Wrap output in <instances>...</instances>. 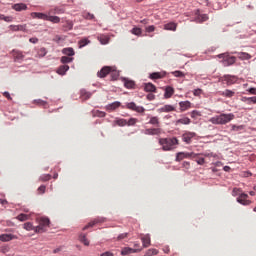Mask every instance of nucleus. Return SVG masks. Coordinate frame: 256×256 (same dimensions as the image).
Segmentation results:
<instances>
[{
  "mask_svg": "<svg viewBox=\"0 0 256 256\" xmlns=\"http://www.w3.org/2000/svg\"><path fill=\"white\" fill-rule=\"evenodd\" d=\"M196 162L198 165H205V158H198Z\"/></svg>",
  "mask_w": 256,
  "mask_h": 256,
  "instance_id": "obj_63",
  "label": "nucleus"
},
{
  "mask_svg": "<svg viewBox=\"0 0 256 256\" xmlns=\"http://www.w3.org/2000/svg\"><path fill=\"white\" fill-rule=\"evenodd\" d=\"M148 123L149 125H154V127H161V122L157 116H151Z\"/></svg>",
  "mask_w": 256,
  "mask_h": 256,
  "instance_id": "obj_20",
  "label": "nucleus"
},
{
  "mask_svg": "<svg viewBox=\"0 0 256 256\" xmlns=\"http://www.w3.org/2000/svg\"><path fill=\"white\" fill-rule=\"evenodd\" d=\"M222 97H228L231 98L235 95V92L233 90L226 89L223 92H221Z\"/></svg>",
  "mask_w": 256,
  "mask_h": 256,
  "instance_id": "obj_34",
  "label": "nucleus"
},
{
  "mask_svg": "<svg viewBox=\"0 0 256 256\" xmlns=\"http://www.w3.org/2000/svg\"><path fill=\"white\" fill-rule=\"evenodd\" d=\"M99 41H100L101 45H107V43H109V37L102 36L99 38Z\"/></svg>",
  "mask_w": 256,
  "mask_h": 256,
  "instance_id": "obj_47",
  "label": "nucleus"
},
{
  "mask_svg": "<svg viewBox=\"0 0 256 256\" xmlns=\"http://www.w3.org/2000/svg\"><path fill=\"white\" fill-rule=\"evenodd\" d=\"M51 221L49 218L41 217L38 219V226L35 228V233H45Z\"/></svg>",
  "mask_w": 256,
  "mask_h": 256,
  "instance_id": "obj_3",
  "label": "nucleus"
},
{
  "mask_svg": "<svg viewBox=\"0 0 256 256\" xmlns=\"http://www.w3.org/2000/svg\"><path fill=\"white\" fill-rule=\"evenodd\" d=\"M79 240L81 243H84V245H89V241L87 240V236L85 234H80Z\"/></svg>",
  "mask_w": 256,
  "mask_h": 256,
  "instance_id": "obj_44",
  "label": "nucleus"
},
{
  "mask_svg": "<svg viewBox=\"0 0 256 256\" xmlns=\"http://www.w3.org/2000/svg\"><path fill=\"white\" fill-rule=\"evenodd\" d=\"M191 117H192V119H197V117H201V112H199L197 110H193L191 112Z\"/></svg>",
  "mask_w": 256,
  "mask_h": 256,
  "instance_id": "obj_48",
  "label": "nucleus"
},
{
  "mask_svg": "<svg viewBox=\"0 0 256 256\" xmlns=\"http://www.w3.org/2000/svg\"><path fill=\"white\" fill-rule=\"evenodd\" d=\"M155 31V26L151 25L146 27V33H153Z\"/></svg>",
  "mask_w": 256,
  "mask_h": 256,
  "instance_id": "obj_59",
  "label": "nucleus"
},
{
  "mask_svg": "<svg viewBox=\"0 0 256 256\" xmlns=\"http://www.w3.org/2000/svg\"><path fill=\"white\" fill-rule=\"evenodd\" d=\"M45 55H47V49L42 47L38 50V56L39 57H45Z\"/></svg>",
  "mask_w": 256,
  "mask_h": 256,
  "instance_id": "obj_46",
  "label": "nucleus"
},
{
  "mask_svg": "<svg viewBox=\"0 0 256 256\" xmlns=\"http://www.w3.org/2000/svg\"><path fill=\"white\" fill-rule=\"evenodd\" d=\"M111 73V66H104L100 72H98V77L101 79L105 78Z\"/></svg>",
  "mask_w": 256,
  "mask_h": 256,
  "instance_id": "obj_11",
  "label": "nucleus"
},
{
  "mask_svg": "<svg viewBox=\"0 0 256 256\" xmlns=\"http://www.w3.org/2000/svg\"><path fill=\"white\" fill-rule=\"evenodd\" d=\"M171 111H175V106L173 105H164L159 109L160 113H171Z\"/></svg>",
  "mask_w": 256,
  "mask_h": 256,
  "instance_id": "obj_22",
  "label": "nucleus"
},
{
  "mask_svg": "<svg viewBox=\"0 0 256 256\" xmlns=\"http://www.w3.org/2000/svg\"><path fill=\"white\" fill-rule=\"evenodd\" d=\"M142 243L143 247H149V245H151V237L149 235H145L142 237Z\"/></svg>",
  "mask_w": 256,
  "mask_h": 256,
  "instance_id": "obj_31",
  "label": "nucleus"
},
{
  "mask_svg": "<svg viewBox=\"0 0 256 256\" xmlns=\"http://www.w3.org/2000/svg\"><path fill=\"white\" fill-rule=\"evenodd\" d=\"M31 17H33V19H42L43 21H47L49 14H45L41 12H32Z\"/></svg>",
  "mask_w": 256,
  "mask_h": 256,
  "instance_id": "obj_12",
  "label": "nucleus"
},
{
  "mask_svg": "<svg viewBox=\"0 0 256 256\" xmlns=\"http://www.w3.org/2000/svg\"><path fill=\"white\" fill-rule=\"evenodd\" d=\"M174 94H175V89L173 87L167 86L165 88V93H164L165 99H171V97H173Z\"/></svg>",
  "mask_w": 256,
  "mask_h": 256,
  "instance_id": "obj_14",
  "label": "nucleus"
},
{
  "mask_svg": "<svg viewBox=\"0 0 256 256\" xmlns=\"http://www.w3.org/2000/svg\"><path fill=\"white\" fill-rule=\"evenodd\" d=\"M110 77L112 81H117V79H119V71H117L115 67H111Z\"/></svg>",
  "mask_w": 256,
  "mask_h": 256,
  "instance_id": "obj_23",
  "label": "nucleus"
},
{
  "mask_svg": "<svg viewBox=\"0 0 256 256\" xmlns=\"http://www.w3.org/2000/svg\"><path fill=\"white\" fill-rule=\"evenodd\" d=\"M16 219L18 220V221H21V222H23V221H28L29 220V215H27V214H19L17 217H16Z\"/></svg>",
  "mask_w": 256,
  "mask_h": 256,
  "instance_id": "obj_41",
  "label": "nucleus"
},
{
  "mask_svg": "<svg viewBox=\"0 0 256 256\" xmlns=\"http://www.w3.org/2000/svg\"><path fill=\"white\" fill-rule=\"evenodd\" d=\"M224 81H226L227 85H233L237 83V77L231 75H225L223 77Z\"/></svg>",
  "mask_w": 256,
  "mask_h": 256,
  "instance_id": "obj_16",
  "label": "nucleus"
},
{
  "mask_svg": "<svg viewBox=\"0 0 256 256\" xmlns=\"http://www.w3.org/2000/svg\"><path fill=\"white\" fill-rule=\"evenodd\" d=\"M115 125H118V127H125L127 125V120L123 118H118L114 121Z\"/></svg>",
  "mask_w": 256,
  "mask_h": 256,
  "instance_id": "obj_33",
  "label": "nucleus"
},
{
  "mask_svg": "<svg viewBox=\"0 0 256 256\" xmlns=\"http://www.w3.org/2000/svg\"><path fill=\"white\" fill-rule=\"evenodd\" d=\"M197 157H199V154H197L195 152H178L176 154L175 161H177L179 163V162L183 161V159H197Z\"/></svg>",
  "mask_w": 256,
  "mask_h": 256,
  "instance_id": "obj_5",
  "label": "nucleus"
},
{
  "mask_svg": "<svg viewBox=\"0 0 256 256\" xmlns=\"http://www.w3.org/2000/svg\"><path fill=\"white\" fill-rule=\"evenodd\" d=\"M13 239H18V237L16 235H13V234H2V235H0V241H2L3 243L13 241Z\"/></svg>",
  "mask_w": 256,
  "mask_h": 256,
  "instance_id": "obj_10",
  "label": "nucleus"
},
{
  "mask_svg": "<svg viewBox=\"0 0 256 256\" xmlns=\"http://www.w3.org/2000/svg\"><path fill=\"white\" fill-rule=\"evenodd\" d=\"M138 121L139 120L137 118H130L129 120H127L126 125H128V127H133V126L137 125Z\"/></svg>",
  "mask_w": 256,
  "mask_h": 256,
  "instance_id": "obj_40",
  "label": "nucleus"
},
{
  "mask_svg": "<svg viewBox=\"0 0 256 256\" xmlns=\"http://www.w3.org/2000/svg\"><path fill=\"white\" fill-rule=\"evenodd\" d=\"M64 28H65L67 31H71V29H73V21L67 20V21L65 22Z\"/></svg>",
  "mask_w": 256,
  "mask_h": 256,
  "instance_id": "obj_43",
  "label": "nucleus"
},
{
  "mask_svg": "<svg viewBox=\"0 0 256 256\" xmlns=\"http://www.w3.org/2000/svg\"><path fill=\"white\" fill-rule=\"evenodd\" d=\"M119 107H121V102L119 101L107 105L108 111H115V109H119Z\"/></svg>",
  "mask_w": 256,
  "mask_h": 256,
  "instance_id": "obj_26",
  "label": "nucleus"
},
{
  "mask_svg": "<svg viewBox=\"0 0 256 256\" xmlns=\"http://www.w3.org/2000/svg\"><path fill=\"white\" fill-rule=\"evenodd\" d=\"M180 111L184 112L191 109V102L190 101H181L179 102Z\"/></svg>",
  "mask_w": 256,
  "mask_h": 256,
  "instance_id": "obj_15",
  "label": "nucleus"
},
{
  "mask_svg": "<svg viewBox=\"0 0 256 256\" xmlns=\"http://www.w3.org/2000/svg\"><path fill=\"white\" fill-rule=\"evenodd\" d=\"M34 103H36V105H42V106L47 105V102H46V101H43V100H41V99L34 100Z\"/></svg>",
  "mask_w": 256,
  "mask_h": 256,
  "instance_id": "obj_55",
  "label": "nucleus"
},
{
  "mask_svg": "<svg viewBox=\"0 0 256 256\" xmlns=\"http://www.w3.org/2000/svg\"><path fill=\"white\" fill-rule=\"evenodd\" d=\"M90 43L91 41H89V39L83 38L78 42V45H79V48L82 49V47H86V45H89Z\"/></svg>",
  "mask_w": 256,
  "mask_h": 256,
  "instance_id": "obj_38",
  "label": "nucleus"
},
{
  "mask_svg": "<svg viewBox=\"0 0 256 256\" xmlns=\"http://www.w3.org/2000/svg\"><path fill=\"white\" fill-rule=\"evenodd\" d=\"M241 193H243V192H242L241 189H239V188H234L233 191H232L233 197H237V195L240 196Z\"/></svg>",
  "mask_w": 256,
  "mask_h": 256,
  "instance_id": "obj_53",
  "label": "nucleus"
},
{
  "mask_svg": "<svg viewBox=\"0 0 256 256\" xmlns=\"http://www.w3.org/2000/svg\"><path fill=\"white\" fill-rule=\"evenodd\" d=\"M63 55H67L68 57H73V55H75V50H73V48L69 47V48H64L62 50Z\"/></svg>",
  "mask_w": 256,
  "mask_h": 256,
  "instance_id": "obj_30",
  "label": "nucleus"
},
{
  "mask_svg": "<svg viewBox=\"0 0 256 256\" xmlns=\"http://www.w3.org/2000/svg\"><path fill=\"white\" fill-rule=\"evenodd\" d=\"M162 129L157 127V128H152V135H161Z\"/></svg>",
  "mask_w": 256,
  "mask_h": 256,
  "instance_id": "obj_49",
  "label": "nucleus"
},
{
  "mask_svg": "<svg viewBox=\"0 0 256 256\" xmlns=\"http://www.w3.org/2000/svg\"><path fill=\"white\" fill-rule=\"evenodd\" d=\"M218 59H222V64L224 65V67L234 65V63L237 61V58L235 56H229V54L227 53L219 54Z\"/></svg>",
  "mask_w": 256,
  "mask_h": 256,
  "instance_id": "obj_4",
  "label": "nucleus"
},
{
  "mask_svg": "<svg viewBox=\"0 0 256 256\" xmlns=\"http://www.w3.org/2000/svg\"><path fill=\"white\" fill-rule=\"evenodd\" d=\"M132 35H137L138 37L141 35V33H143V30L139 27H134L131 30Z\"/></svg>",
  "mask_w": 256,
  "mask_h": 256,
  "instance_id": "obj_42",
  "label": "nucleus"
},
{
  "mask_svg": "<svg viewBox=\"0 0 256 256\" xmlns=\"http://www.w3.org/2000/svg\"><path fill=\"white\" fill-rule=\"evenodd\" d=\"M1 19L6 21V23H11V21H13V17L11 16H2Z\"/></svg>",
  "mask_w": 256,
  "mask_h": 256,
  "instance_id": "obj_56",
  "label": "nucleus"
},
{
  "mask_svg": "<svg viewBox=\"0 0 256 256\" xmlns=\"http://www.w3.org/2000/svg\"><path fill=\"white\" fill-rule=\"evenodd\" d=\"M45 185H41L39 188H38V193L39 195H43V193H45Z\"/></svg>",
  "mask_w": 256,
  "mask_h": 256,
  "instance_id": "obj_57",
  "label": "nucleus"
},
{
  "mask_svg": "<svg viewBox=\"0 0 256 256\" xmlns=\"http://www.w3.org/2000/svg\"><path fill=\"white\" fill-rule=\"evenodd\" d=\"M68 70H69V65H61L57 69V73L58 75H65Z\"/></svg>",
  "mask_w": 256,
  "mask_h": 256,
  "instance_id": "obj_28",
  "label": "nucleus"
},
{
  "mask_svg": "<svg viewBox=\"0 0 256 256\" xmlns=\"http://www.w3.org/2000/svg\"><path fill=\"white\" fill-rule=\"evenodd\" d=\"M146 98L148 99V101H153L155 100V95L153 93H149Z\"/></svg>",
  "mask_w": 256,
  "mask_h": 256,
  "instance_id": "obj_62",
  "label": "nucleus"
},
{
  "mask_svg": "<svg viewBox=\"0 0 256 256\" xmlns=\"http://www.w3.org/2000/svg\"><path fill=\"white\" fill-rule=\"evenodd\" d=\"M144 91H146V93H156L157 87L153 83L149 82L144 84Z\"/></svg>",
  "mask_w": 256,
  "mask_h": 256,
  "instance_id": "obj_13",
  "label": "nucleus"
},
{
  "mask_svg": "<svg viewBox=\"0 0 256 256\" xmlns=\"http://www.w3.org/2000/svg\"><path fill=\"white\" fill-rule=\"evenodd\" d=\"M80 97H81V99H83V101H86V99L91 98V93L87 92L86 90H81Z\"/></svg>",
  "mask_w": 256,
  "mask_h": 256,
  "instance_id": "obj_35",
  "label": "nucleus"
},
{
  "mask_svg": "<svg viewBox=\"0 0 256 256\" xmlns=\"http://www.w3.org/2000/svg\"><path fill=\"white\" fill-rule=\"evenodd\" d=\"M233 119H235V114L222 113L220 115H216V116L210 118L209 122L212 123L213 125H227V123H231V121H233Z\"/></svg>",
  "mask_w": 256,
  "mask_h": 256,
  "instance_id": "obj_1",
  "label": "nucleus"
},
{
  "mask_svg": "<svg viewBox=\"0 0 256 256\" xmlns=\"http://www.w3.org/2000/svg\"><path fill=\"white\" fill-rule=\"evenodd\" d=\"M131 253H133V249L131 248H123L121 252L122 255H129Z\"/></svg>",
  "mask_w": 256,
  "mask_h": 256,
  "instance_id": "obj_50",
  "label": "nucleus"
},
{
  "mask_svg": "<svg viewBox=\"0 0 256 256\" xmlns=\"http://www.w3.org/2000/svg\"><path fill=\"white\" fill-rule=\"evenodd\" d=\"M195 132H185L182 135V141H184V143H186L187 145H190L193 137H195Z\"/></svg>",
  "mask_w": 256,
  "mask_h": 256,
  "instance_id": "obj_9",
  "label": "nucleus"
},
{
  "mask_svg": "<svg viewBox=\"0 0 256 256\" xmlns=\"http://www.w3.org/2000/svg\"><path fill=\"white\" fill-rule=\"evenodd\" d=\"M12 57L16 63H21L25 59V55L20 50H13Z\"/></svg>",
  "mask_w": 256,
  "mask_h": 256,
  "instance_id": "obj_8",
  "label": "nucleus"
},
{
  "mask_svg": "<svg viewBox=\"0 0 256 256\" xmlns=\"http://www.w3.org/2000/svg\"><path fill=\"white\" fill-rule=\"evenodd\" d=\"M126 109H130V111H136V113H145V108L142 106H137L135 102L127 103Z\"/></svg>",
  "mask_w": 256,
  "mask_h": 256,
  "instance_id": "obj_6",
  "label": "nucleus"
},
{
  "mask_svg": "<svg viewBox=\"0 0 256 256\" xmlns=\"http://www.w3.org/2000/svg\"><path fill=\"white\" fill-rule=\"evenodd\" d=\"M241 129H243V126L232 125V131H241Z\"/></svg>",
  "mask_w": 256,
  "mask_h": 256,
  "instance_id": "obj_61",
  "label": "nucleus"
},
{
  "mask_svg": "<svg viewBox=\"0 0 256 256\" xmlns=\"http://www.w3.org/2000/svg\"><path fill=\"white\" fill-rule=\"evenodd\" d=\"M12 8L14 9V11H26L27 4H23V3L14 4Z\"/></svg>",
  "mask_w": 256,
  "mask_h": 256,
  "instance_id": "obj_25",
  "label": "nucleus"
},
{
  "mask_svg": "<svg viewBox=\"0 0 256 256\" xmlns=\"http://www.w3.org/2000/svg\"><path fill=\"white\" fill-rule=\"evenodd\" d=\"M172 75H174V77H185V73L179 70L172 72Z\"/></svg>",
  "mask_w": 256,
  "mask_h": 256,
  "instance_id": "obj_52",
  "label": "nucleus"
},
{
  "mask_svg": "<svg viewBox=\"0 0 256 256\" xmlns=\"http://www.w3.org/2000/svg\"><path fill=\"white\" fill-rule=\"evenodd\" d=\"M159 254V250L155 249V248H152V249H149L147 252H146V255L147 256H153V255H158Z\"/></svg>",
  "mask_w": 256,
  "mask_h": 256,
  "instance_id": "obj_45",
  "label": "nucleus"
},
{
  "mask_svg": "<svg viewBox=\"0 0 256 256\" xmlns=\"http://www.w3.org/2000/svg\"><path fill=\"white\" fill-rule=\"evenodd\" d=\"M209 20V16L207 14L198 15L195 19L196 23H205V21Z\"/></svg>",
  "mask_w": 256,
  "mask_h": 256,
  "instance_id": "obj_27",
  "label": "nucleus"
},
{
  "mask_svg": "<svg viewBox=\"0 0 256 256\" xmlns=\"http://www.w3.org/2000/svg\"><path fill=\"white\" fill-rule=\"evenodd\" d=\"M247 199H249V195L246 193H241L237 198V202L240 203V205H251V201Z\"/></svg>",
  "mask_w": 256,
  "mask_h": 256,
  "instance_id": "obj_7",
  "label": "nucleus"
},
{
  "mask_svg": "<svg viewBox=\"0 0 256 256\" xmlns=\"http://www.w3.org/2000/svg\"><path fill=\"white\" fill-rule=\"evenodd\" d=\"M124 87H126V89H133V87H135V82L133 80H125Z\"/></svg>",
  "mask_w": 256,
  "mask_h": 256,
  "instance_id": "obj_37",
  "label": "nucleus"
},
{
  "mask_svg": "<svg viewBox=\"0 0 256 256\" xmlns=\"http://www.w3.org/2000/svg\"><path fill=\"white\" fill-rule=\"evenodd\" d=\"M167 75L166 72H153L150 74V79L155 80V79H163Z\"/></svg>",
  "mask_w": 256,
  "mask_h": 256,
  "instance_id": "obj_19",
  "label": "nucleus"
},
{
  "mask_svg": "<svg viewBox=\"0 0 256 256\" xmlns=\"http://www.w3.org/2000/svg\"><path fill=\"white\" fill-rule=\"evenodd\" d=\"M242 101H243V103H246L247 105H251V104L256 105V96H253V97H243Z\"/></svg>",
  "mask_w": 256,
  "mask_h": 256,
  "instance_id": "obj_24",
  "label": "nucleus"
},
{
  "mask_svg": "<svg viewBox=\"0 0 256 256\" xmlns=\"http://www.w3.org/2000/svg\"><path fill=\"white\" fill-rule=\"evenodd\" d=\"M83 17L85 19H95V16L91 13H84Z\"/></svg>",
  "mask_w": 256,
  "mask_h": 256,
  "instance_id": "obj_58",
  "label": "nucleus"
},
{
  "mask_svg": "<svg viewBox=\"0 0 256 256\" xmlns=\"http://www.w3.org/2000/svg\"><path fill=\"white\" fill-rule=\"evenodd\" d=\"M191 119L189 117H182L176 120L175 125H190Z\"/></svg>",
  "mask_w": 256,
  "mask_h": 256,
  "instance_id": "obj_17",
  "label": "nucleus"
},
{
  "mask_svg": "<svg viewBox=\"0 0 256 256\" xmlns=\"http://www.w3.org/2000/svg\"><path fill=\"white\" fill-rule=\"evenodd\" d=\"M159 144L162 146L163 151H173V149H177L179 139H177V137L160 138Z\"/></svg>",
  "mask_w": 256,
  "mask_h": 256,
  "instance_id": "obj_2",
  "label": "nucleus"
},
{
  "mask_svg": "<svg viewBox=\"0 0 256 256\" xmlns=\"http://www.w3.org/2000/svg\"><path fill=\"white\" fill-rule=\"evenodd\" d=\"M50 180H51V175H49V174H44V175L40 176V181L45 182V181H50Z\"/></svg>",
  "mask_w": 256,
  "mask_h": 256,
  "instance_id": "obj_51",
  "label": "nucleus"
},
{
  "mask_svg": "<svg viewBox=\"0 0 256 256\" xmlns=\"http://www.w3.org/2000/svg\"><path fill=\"white\" fill-rule=\"evenodd\" d=\"M201 93H203V90L200 89V88H197V89H195V90L193 91V95H194L195 97L201 96Z\"/></svg>",
  "mask_w": 256,
  "mask_h": 256,
  "instance_id": "obj_54",
  "label": "nucleus"
},
{
  "mask_svg": "<svg viewBox=\"0 0 256 256\" xmlns=\"http://www.w3.org/2000/svg\"><path fill=\"white\" fill-rule=\"evenodd\" d=\"M65 13L64 8L56 7L55 9H50L48 15H63Z\"/></svg>",
  "mask_w": 256,
  "mask_h": 256,
  "instance_id": "obj_18",
  "label": "nucleus"
},
{
  "mask_svg": "<svg viewBox=\"0 0 256 256\" xmlns=\"http://www.w3.org/2000/svg\"><path fill=\"white\" fill-rule=\"evenodd\" d=\"M238 58H240L241 61H249V59H251V54L246 52H240L238 53Z\"/></svg>",
  "mask_w": 256,
  "mask_h": 256,
  "instance_id": "obj_29",
  "label": "nucleus"
},
{
  "mask_svg": "<svg viewBox=\"0 0 256 256\" xmlns=\"http://www.w3.org/2000/svg\"><path fill=\"white\" fill-rule=\"evenodd\" d=\"M165 31H177V23L169 22L164 25Z\"/></svg>",
  "mask_w": 256,
  "mask_h": 256,
  "instance_id": "obj_21",
  "label": "nucleus"
},
{
  "mask_svg": "<svg viewBox=\"0 0 256 256\" xmlns=\"http://www.w3.org/2000/svg\"><path fill=\"white\" fill-rule=\"evenodd\" d=\"M51 23H60L61 22V18H59V16H51V14H48V20Z\"/></svg>",
  "mask_w": 256,
  "mask_h": 256,
  "instance_id": "obj_36",
  "label": "nucleus"
},
{
  "mask_svg": "<svg viewBox=\"0 0 256 256\" xmlns=\"http://www.w3.org/2000/svg\"><path fill=\"white\" fill-rule=\"evenodd\" d=\"M143 133L144 135H152V128L145 129Z\"/></svg>",
  "mask_w": 256,
  "mask_h": 256,
  "instance_id": "obj_64",
  "label": "nucleus"
},
{
  "mask_svg": "<svg viewBox=\"0 0 256 256\" xmlns=\"http://www.w3.org/2000/svg\"><path fill=\"white\" fill-rule=\"evenodd\" d=\"M127 233H122L118 236V241H123V239H127Z\"/></svg>",
  "mask_w": 256,
  "mask_h": 256,
  "instance_id": "obj_60",
  "label": "nucleus"
},
{
  "mask_svg": "<svg viewBox=\"0 0 256 256\" xmlns=\"http://www.w3.org/2000/svg\"><path fill=\"white\" fill-rule=\"evenodd\" d=\"M60 61H61V63H63V65H65L67 63H72L73 62V58L68 57V56H62Z\"/></svg>",
  "mask_w": 256,
  "mask_h": 256,
  "instance_id": "obj_39",
  "label": "nucleus"
},
{
  "mask_svg": "<svg viewBox=\"0 0 256 256\" xmlns=\"http://www.w3.org/2000/svg\"><path fill=\"white\" fill-rule=\"evenodd\" d=\"M23 229H25L26 231H34L35 233L36 226H33V223L31 222H26L24 223Z\"/></svg>",
  "mask_w": 256,
  "mask_h": 256,
  "instance_id": "obj_32",
  "label": "nucleus"
}]
</instances>
